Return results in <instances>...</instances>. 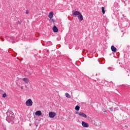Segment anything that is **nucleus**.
I'll use <instances>...</instances> for the list:
<instances>
[{
	"label": "nucleus",
	"mask_w": 130,
	"mask_h": 130,
	"mask_svg": "<svg viewBox=\"0 0 130 130\" xmlns=\"http://www.w3.org/2000/svg\"><path fill=\"white\" fill-rule=\"evenodd\" d=\"M72 14L73 17H78L79 21H83V20H84V18H83V15H82L80 12L77 11H73Z\"/></svg>",
	"instance_id": "nucleus-1"
},
{
	"label": "nucleus",
	"mask_w": 130,
	"mask_h": 130,
	"mask_svg": "<svg viewBox=\"0 0 130 130\" xmlns=\"http://www.w3.org/2000/svg\"><path fill=\"white\" fill-rule=\"evenodd\" d=\"M7 118L6 120L7 121H12L14 119V117H15V115H14V113H13V112L11 111H9L7 112Z\"/></svg>",
	"instance_id": "nucleus-2"
},
{
	"label": "nucleus",
	"mask_w": 130,
	"mask_h": 130,
	"mask_svg": "<svg viewBox=\"0 0 130 130\" xmlns=\"http://www.w3.org/2000/svg\"><path fill=\"white\" fill-rule=\"evenodd\" d=\"M26 106H32L33 105V101L30 99H28L25 102Z\"/></svg>",
	"instance_id": "nucleus-3"
},
{
	"label": "nucleus",
	"mask_w": 130,
	"mask_h": 130,
	"mask_svg": "<svg viewBox=\"0 0 130 130\" xmlns=\"http://www.w3.org/2000/svg\"><path fill=\"white\" fill-rule=\"evenodd\" d=\"M76 114H78L79 116H81V117H83L84 118H87V115L86 114L81 112H76Z\"/></svg>",
	"instance_id": "nucleus-4"
},
{
	"label": "nucleus",
	"mask_w": 130,
	"mask_h": 130,
	"mask_svg": "<svg viewBox=\"0 0 130 130\" xmlns=\"http://www.w3.org/2000/svg\"><path fill=\"white\" fill-rule=\"evenodd\" d=\"M56 116V113H55L54 112H50L49 113V116L50 118H54L55 116Z\"/></svg>",
	"instance_id": "nucleus-5"
},
{
	"label": "nucleus",
	"mask_w": 130,
	"mask_h": 130,
	"mask_svg": "<svg viewBox=\"0 0 130 130\" xmlns=\"http://www.w3.org/2000/svg\"><path fill=\"white\" fill-rule=\"evenodd\" d=\"M81 124L83 127H89V124L85 121H82Z\"/></svg>",
	"instance_id": "nucleus-6"
},
{
	"label": "nucleus",
	"mask_w": 130,
	"mask_h": 130,
	"mask_svg": "<svg viewBox=\"0 0 130 130\" xmlns=\"http://www.w3.org/2000/svg\"><path fill=\"white\" fill-rule=\"evenodd\" d=\"M53 31L54 32V33H56V32L58 31V28H57V27L56 26L54 25L53 27Z\"/></svg>",
	"instance_id": "nucleus-7"
},
{
	"label": "nucleus",
	"mask_w": 130,
	"mask_h": 130,
	"mask_svg": "<svg viewBox=\"0 0 130 130\" xmlns=\"http://www.w3.org/2000/svg\"><path fill=\"white\" fill-rule=\"evenodd\" d=\"M41 114H42L41 111H37L35 113V115H37L38 116H41Z\"/></svg>",
	"instance_id": "nucleus-8"
},
{
	"label": "nucleus",
	"mask_w": 130,
	"mask_h": 130,
	"mask_svg": "<svg viewBox=\"0 0 130 130\" xmlns=\"http://www.w3.org/2000/svg\"><path fill=\"white\" fill-rule=\"evenodd\" d=\"M48 18H49V19H52L53 18V12H50L49 13Z\"/></svg>",
	"instance_id": "nucleus-9"
},
{
	"label": "nucleus",
	"mask_w": 130,
	"mask_h": 130,
	"mask_svg": "<svg viewBox=\"0 0 130 130\" xmlns=\"http://www.w3.org/2000/svg\"><path fill=\"white\" fill-rule=\"evenodd\" d=\"M22 81L25 83V84H28L29 83V79L26 78H24L22 79Z\"/></svg>",
	"instance_id": "nucleus-10"
},
{
	"label": "nucleus",
	"mask_w": 130,
	"mask_h": 130,
	"mask_svg": "<svg viewBox=\"0 0 130 130\" xmlns=\"http://www.w3.org/2000/svg\"><path fill=\"white\" fill-rule=\"evenodd\" d=\"M111 50L113 51V52H116V48L114 47L113 46H111Z\"/></svg>",
	"instance_id": "nucleus-11"
},
{
	"label": "nucleus",
	"mask_w": 130,
	"mask_h": 130,
	"mask_svg": "<svg viewBox=\"0 0 130 130\" xmlns=\"http://www.w3.org/2000/svg\"><path fill=\"white\" fill-rule=\"evenodd\" d=\"M65 96L66 97H67V98H72V96H71V95L69 94V93L68 92H66L65 93Z\"/></svg>",
	"instance_id": "nucleus-12"
},
{
	"label": "nucleus",
	"mask_w": 130,
	"mask_h": 130,
	"mask_svg": "<svg viewBox=\"0 0 130 130\" xmlns=\"http://www.w3.org/2000/svg\"><path fill=\"white\" fill-rule=\"evenodd\" d=\"M7 40H8V41H13V40H14V37H8L7 38Z\"/></svg>",
	"instance_id": "nucleus-13"
},
{
	"label": "nucleus",
	"mask_w": 130,
	"mask_h": 130,
	"mask_svg": "<svg viewBox=\"0 0 130 130\" xmlns=\"http://www.w3.org/2000/svg\"><path fill=\"white\" fill-rule=\"evenodd\" d=\"M75 110H76V111H79V110H80V106H76L75 107Z\"/></svg>",
	"instance_id": "nucleus-14"
},
{
	"label": "nucleus",
	"mask_w": 130,
	"mask_h": 130,
	"mask_svg": "<svg viewBox=\"0 0 130 130\" xmlns=\"http://www.w3.org/2000/svg\"><path fill=\"white\" fill-rule=\"evenodd\" d=\"M102 11L103 14H105V10L104 7H102Z\"/></svg>",
	"instance_id": "nucleus-15"
},
{
	"label": "nucleus",
	"mask_w": 130,
	"mask_h": 130,
	"mask_svg": "<svg viewBox=\"0 0 130 130\" xmlns=\"http://www.w3.org/2000/svg\"><path fill=\"white\" fill-rule=\"evenodd\" d=\"M7 93H5L3 94V98H6V97H7Z\"/></svg>",
	"instance_id": "nucleus-16"
},
{
	"label": "nucleus",
	"mask_w": 130,
	"mask_h": 130,
	"mask_svg": "<svg viewBox=\"0 0 130 130\" xmlns=\"http://www.w3.org/2000/svg\"><path fill=\"white\" fill-rule=\"evenodd\" d=\"M110 111H113L114 109H113V108H109Z\"/></svg>",
	"instance_id": "nucleus-17"
},
{
	"label": "nucleus",
	"mask_w": 130,
	"mask_h": 130,
	"mask_svg": "<svg viewBox=\"0 0 130 130\" xmlns=\"http://www.w3.org/2000/svg\"><path fill=\"white\" fill-rule=\"evenodd\" d=\"M108 70H110V71H113V69L111 68H108Z\"/></svg>",
	"instance_id": "nucleus-18"
},
{
	"label": "nucleus",
	"mask_w": 130,
	"mask_h": 130,
	"mask_svg": "<svg viewBox=\"0 0 130 130\" xmlns=\"http://www.w3.org/2000/svg\"><path fill=\"white\" fill-rule=\"evenodd\" d=\"M25 13L26 14H29V11L26 10Z\"/></svg>",
	"instance_id": "nucleus-19"
},
{
	"label": "nucleus",
	"mask_w": 130,
	"mask_h": 130,
	"mask_svg": "<svg viewBox=\"0 0 130 130\" xmlns=\"http://www.w3.org/2000/svg\"><path fill=\"white\" fill-rule=\"evenodd\" d=\"M20 88L21 89V90H23V89H24V87L23 86H20Z\"/></svg>",
	"instance_id": "nucleus-20"
},
{
	"label": "nucleus",
	"mask_w": 130,
	"mask_h": 130,
	"mask_svg": "<svg viewBox=\"0 0 130 130\" xmlns=\"http://www.w3.org/2000/svg\"><path fill=\"white\" fill-rule=\"evenodd\" d=\"M52 21L53 23H54V19H52Z\"/></svg>",
	"instance_id": "nucleus-21"
},
{
	"label": "nucleus",
	"mask_w": 130,
	"mask_h": 130,
	"mask_svg": "<svg viewBox=\"0 0 130 130\" xmlns=\"http://www.w3.org/2000/svg\"><path fill=\"white\" fill-rule=\"evenodd\" d=\"M104 112H106V111H104Z\"/></svg>",
	"instance_id": "nucleus-22"
},
{
	"label": "nucleus",
	"mask_w": 130,
	"mask_h": 130,
	"mask_svg": "<svg viewBox=\"0 0 130 130\" xmlns=\"http://www.w3.org/2000/svg\"><path fill=\"white\" fill-rule=\"evenodd\" d=\"M12 43H14V41L12 42Z\"/></svg>",
	"instance_id": "nucleus-23"
},
{
	"label": "nucleus",
	"mask_w": 130,
	"mask_h": 130,
	"mask_svg": "<svg viewBox=\"0 0 130 130\" xmlns=\"http://www.w3.org/2000/svg\"><path fill=\"white\" fill-rule=\"evenodd\" d=\"M100 125H101V123H100Z\"/></svg>",
	"instance_id": "nucleus-24"
}]
</instances>
